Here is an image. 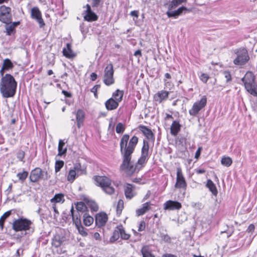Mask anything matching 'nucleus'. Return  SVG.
Here are the masks:
<instances>
[{
    "instance_id": "1",
    "label": "nucleus",
    "mask_w": 257,
    "mask_h": 257,
    "mask_svg": "<svg viewBox=\"0 0 257 257\" xmlns=\"http://www.w3.org/2000/svg\"><path fill=\"white\" fill-rule=\"evenodd\" d=\"M130 136L127 134L122 136L120 142V151L122 156V162L120 165L119 169L126 175L131 176L136 171V168L131 161L132 155L135 151L136 146L138 142V138L133 136L128 141Z\"/></svg>"
},
{
    "instance_id": "2",
    "label": "nucleus",
    "mask_w": 257,
    "mask_h": 257,
    "mask_svg": "<svg viewBox=\"0 0 257 257\" xmlns=\"http://www.w3.org/2000/svg\"><path fill=\"white\" fill-rule=\"evenodd\" d=\"M17 83L14 77L6 74L0 82V92L4 98L13 97L16 92Z\"/></svg>"
},
{
    "instance_id": "3",
    "label": "nucleus",
    "mask_w": 257,
    "mask_h": 257,
    "mask_svg": "<svg viewBox=\"0 0 257 257\" xmlns=\"http://www.w3.org/2000/svg\"><path fill=\"white\" fill-rule=\"evenodd\" d=\"M96 186L100 187L107 194L112 195L114 193L115 189L111 186V180L105 176H95L93 178Z\"/></svg>"
},
{
    "instance_id": "4",
    "label": "nucleus",
    "mask_w": 257,
    "mask_h": 257,
    "mask_svg": "<svg viewBox=\"0 0 257 257\" xmlns=\"http://www.w3.org/2000/svg\"><path fill=\"white\" fill-rule=\"evenodd\" d=\"M255 76L250 71L246 73L241 79L246 90L251 95L257 96V85L254 81Z\"/></svg>"
},
{
    "instance_id": "5",
    "label": "nucleus",
    "mask_w": 257,
    "mask_h": 257,
    "mask_svg": "<svg viewBox=\"0 0 257 257\" xmlns=\"http://www.w3.org/2000/svg\"><path fill=\"white\" fill-rule=\"evenodd\" d=\"M32 222L26 218H20L16 220L13 223V229L15 231L27 230L30 229Z\"/></svg>"
},
{
    "instance_id": "6",
    "label": "nucleus",
    "mask_w": 257,
    "mask_h": 257,
    "mask_svg": "<svg viewBox=\"0 0 257 257\" xmlns=\"http://www.w3.org/2000/svg\"><path fill=\"white\" fill-rule=\"evenodd\" d=\"M113 74V66L112 63L110 62L106 65L104 70L103 81L106 85L109 86L114 83Z\"/></svg>"
},
{
    "instance_id": "7",
    "label": "nucleus",
    "mask_w": 257,
    "mask_h": 257,
    "mask_svg": "<svg viewBox=\"0 0 257 257\" xmlns=\"http://www.w3.org/2000/svg\"><path fill=\"white\" fill-rule=\"evenodd\" d=\"M47 171H43L40 168H36L33 169L30 174V179L32 182H36L40 179L47 180L49 178Z\"/></svg>"
},
{
    "instance_id": "8",
    "label": "nucleus",
    "mask_w": 257,
    "mask_h": 257,
    "mask_svg": "<svg viewBox=\"0 0 257 257\" xmlns=\"http://www.w3.org/2000/svg\"><path fill=\"white\" fill-rule=\"evenodd\" d=\"M236 57L233 60V63L236 65H242L249 60V57L247 51L245 48H240L235 52Z\"/></svg>"
},
{
    "instance_id": "9",
    "label": "nucleus",
    "mask_w": 257,
    "mask_h": 257,
    "mask_svg": "<svg viewBox=\"0 0 257 257\" xmlns=\"http://www.w3.org/2000/svg\"><path fill=\"white\" fill-rule=\"evenodd\" d=\"M12 20V9L5 5L0 6V22L8 24Z\"/></svg>"
},
{
    "instance_id": "10",
    "label": "nucleus",
    "mask_w": 257,
    "mask_h": 257,
    "mask_svg": "<svg viewBox=\"0 0 257 257\" xmlns=\"http://www.w3.org/2000/svg\"><path fill=\"white\" fill-rule=\"evenodd\" d=\"M207 103V98L205 96H203L199 101L195 102L192 108L189 110L190 115L195 116L198 112L204 108Z\"/></svg>"
},
{
    "instance_id": "11",
    "label": "nucleus",
    "mask_w": 257,
    "mask_h": 257,
    "mask_svg": "<svg viewBox=\"0 0 257 257\" xmlns=\"http://www.w3.org/2000/svg\"><path fill=\"white\" fill-rule=\"evenodd\" d=\"M86 9L83 12V18L85 21L87 22H93L97 21L98 17L97 15L91 10V7L89 4L86 5L83 7Z\"/></svg>"
},
{
    "instance_id": "12",
    "label": "nucleus",
    "mask_w": 257,
    "mask_h": 257,
    "mask_svg": "<svg viewBox=\"0 0 257 257\" xmlns=\"http://www.w3.org/2000/svg\"><path fill=\"white\" fill-rule=\"evenodd\" d=\"M175 187L184 190H185L187 187V183L185 177L183 175L182 169L180 167L177 168V178Z\"/></svg>"
},
{
    "instance_id": "13",
    "label": "nucleus",
    "mask_w": 257,
    "mask_h": 257,
    "mask_svg": "<svg viewBox=\"0 0 257 257\" xmlns=\"http://www.w3.org/2000/svg\"><path fill=\"white\" fill-rule=\"evenodd\" d=\"M182 205L181 203L177 201L168 200L164 204V209L165 210H179L181 208Z\"/></svg>"
},
{
    "instance_id": "14",
    "label": "nucleus",
    "mask_w": 257,
    "mask_h": 257,
    "mask_svg": "<svg viewBox=\"0 0 257 257\" xmlns=\"http://www.w3.org/2000/svg\"><path fill=\"white\" fill-rule=\"evenodd\" d=\"M173 10H169L166 12V14L169 18L173 17L177 18L179 16L181 15L184 12H190V10L187 8L183 6L179 8L178 10L172 11Z\"/></svg>"
},
{
    "instance_id": "15",
    "label": "nucleus",
    "mask_w": 257,
    "mask_h": 257,
    "mask_svg": "<svg viewBox=\"0 0 257 257\" xmlns=\"http://www.w3.org/2000/svg\"><path fill=\"white\" fill-rule=\"evenodd\" d=\"M31 17L33 19L37 20L39 23L40 27L45 25L44 22L42 18L41 13L37 8H33L32 9Z\"/></svg>"
},
{
    "instance_id": "16",
    "label": "nucleus",
    "mask_w": 257,
    "mask_h": 257,
    "mask_svg": "<svg viewBox=\"0 0 257 257\" xmlns=\"http://www.w3.org/2000/svg\"><path fill=\"white\" fill-rule=\"evenodd\" d=\"M169 94L168 91L164 90L159 91L154 95V99L155 101L161 103L168 98Z\"/></svg>"
},
{
    "instance_id": "17",
    "label": "nucleus",
    "mask_w": 257,
    "mask_h": 257,
    "mask_svg": "<svg viewBox=\"0 0 257 257\" xmlns=\"http://www.w3.org/2000/svg\"><path fill=\"white\" fill-rule=\"evenodd\" d=\"M107 220V216L105 213H100L95 216V223L99 227L105 225Z\"/></svg>"
},
{
    "instance_id": "18",
    "label": "nucleus",
    "mask_w": 257,
    "mask_h": 257,
    "mask_svg": "<svg viewBox=\"0 0 257 257\" xmlns=\"http://www.w3.org/2000/svg\"><path fill=\"white\" fill-rule=\"evenodd\" d=\"M152 205V203L150 201L143 204L142 207L136 210V215L138 216L144 215L151 210Z\"/></svg>"
},
{
    "instance_id": "19",
    "label": "nucleus",
    "mask_w": 257,
    "mask_h": 257,
    "mask_svg": "<svg viewBox=\"0 0 257 257\" xmlns=\"http://www.w3.org/2000/svg\"><path fill=\"white\" fill-rule=\"evenodd\" d=\"M73 113L76 115L77 126L78 128H80L83 123L85 112L82 109H79L76 112H73Z\"/></svg>"
},
{
    "instance_id": "20",
    "label": "nucleus",
    "mask_w": 257,
    "mask_h": 257,
    "mask_svg": "<svg viewBox=\"0 0 257 257\" xmlns=\"http://www.w3.org/2000/svg\"><path fill=\"white\" fill-rule=\"evenodd\" d=\"M135 189L134 185L130 184H126L124 189V194L126 198L131 199L136 195Z\"/></svg>"
},
{
    "instance_id": "21",
    "label": "nucleus",
    "mask_w": 257,
    "mask_h": 257,
    "mask_svg": "<svg viewBox=\"0 0 257 257\" xmlns=\"http://www.w3.org/2000/svg\"><path fill=\"white\" fill-rule=\"evenodd\" d=\"M118 104L113 98H110L105 101V106L107 110H112L117 108Z\"/></svg>"
},
{
    "instance_id": "22",
    "label": "nucleus",
    "mask_w": 257,
    "mask_h": 257,
    "mask_svg": "<svg viewBox=\"0 0 257 257\" xmlns=\"http://www.w3.org/2000/svg\"><path fill=\"white\" fill-rule=\"evenodd\" d=\"M70 212H71V216L72 217L73 222L75 224L76 227L82 225L81 222V219H80L81 216H80V213L77 212V214H76L75 215L74 214V207L73 205L71 206Z\"/></svg>"
},
{
    "instance_id": "23",
    "label": "nucleus",
    "mask_w": 257,
    "mask_h": 257,
    "mask_svg": "<svg viewBox=\"0 0 257 257\" xmlns=\"http://www.w3.org/2000/svg\"><path fill=\"white\" fill-rule=\"evenodd\" d=\"M181 125L177 121H173L170 128V132L172 135L176 136L180 131Z\"/></svg>"
},
{
    "instance_id": "24",
    "label": "nucleus",
    "mask_w": 257,
    "mask_h": 257,
    "mask_svg": "<svg viewBox=\"0 0 257 257\" xmlns=\"http://www.w3.org/2000/svg\"><path fill=\"white\" fill-rule=\"evenodd\" d=\"M63 55L68 58L74 57L75 55L71 50V45L70 44L67 43L66 45V48H64L63 50Z\"/></svg>"
},
{
    "instance_id": "25",
    "label": "nucleus",
    "mask_w": 257,
    "mask_h": 257,
    "mask_svg": "<svg viewBox=\"0 0 257 257\" xmlns=\"http://www.w3.org/2000/svg\"><path fill=\"white\" fill-rule=\"evenodd\" d=\"M123 94L124 92L123 90L117 89L112 93L111 98H113L114 100L119 103L122 101Z\"/></svg>"
},
{
    "instance_id": "26",
    "label": "nucleus",
    "mask_w": 257,
    "mask_h": 257,
    "mask_svg": "<svg viewBox=\"0 0 257 257\" xmlns=\"http://www.w3.org/2000/svg\"><path fill=\"white\" fill-rule=\"evenodd\" d=\"M141 130L148 139H154V135L150 129L148 128L146 126H142Z\"/></svg>"
},
{
    "instance_id": "27",
    "label": "nucleus",
    "mask_w": 257,
    "mask_h": 257,
    "mask_svg": "<svg viewBox=\"0 0 257 257\" xmlns=\"http://www.w3.org/2000/svg\"><path fill=\"white\" fill-rule=\"evenodd\" d=\"M50 201L51 203L54 204H55L56 203H63L65 201L64 194L62 193L55 194L54 197L51 199Z\"/></svg>"
},
{
    "instance_id": "28",
    "label": "nucleus",
    "mask_w": 257,
    "mask_h": 257,
    "mask_svg": "<svg viewBox=\"0 0 257 257\" xmlns=\"http://www.w3.org/2000/svg\"><path fill=\"white\" fill-rule=\"evenodd\" d=\"M65 146V143L62 140H60L58 144V156H62L63 155L66 154L67 152V148H64Z\"/></svg>"
},
{
    "instance_id": "29",
    "label": "nucleus",
    "mask_w": 257,
    "mask_h": 257,
    "mask_svg": "<svg viewBox=\"0 0 257 257\" xmlns=\"http://www.w3.org/2000/svg\"><path fill=\"white\" fill-rule=\"evenodd\" d=\"M206 186L214 195H217L218 193L217 190L215 185L212 181L211 180H208L206 183Z\"/></svg>"
},
{
    "instance_id": "30",
    "label": "nucleus",
    "mask_w": 257,
    "mask_h": 257,
    "mask_svg": "<svg viewBox=\"0 0 257 257\" xmlns=\"http://www.w3.org/2000/svg\"><path fill=\"white\" fill-rule=\"evenodd\" d=\"M186 1L187 0H172L168 5V9L169 10H173Z\"/></svg>"
},
{
    "instance_id": "31",
    "label": "nucleus",
    "mask_w": 257,
    "mask_h": 257,
    "mask_svg": "<svg viewBox=\"0 0 257 257\" xmlns=\"http://www.w3.org/2000/svg\"><path fill=\"white\" fill-rule=\"evenodd\" d=\"M141 252L143 257H155L154 254L151 253V250L148 246H144L141 249Z\"/></svg>"
},
{
    "instance_id": "32",
    "label": "nucleus",
    "mask_w": 257,
    "mask_h": 257,
    "mask_svg": "<svg viewBox=\"0 0 257 257\" xmlns=\"http://www.w3.org/2000/svg\"><path fill=\"white\" fill-rule=\"evenodd\" d=\"M83 217V223L86 226H89L93 222V218L87 213H84Z\"/></svg>"
},
{
    "instance_id": "33",
    "label": "nucleus",
    "mask_w": 257,
    "mask_h": 257,
    "mask_svg": "<svg viewBox=\"0 0 257 257\" xmlns=\"http://www.w3.org/2000/svg\"><path fill=\"white\" fill-rule=\"evenodd\" d=\"M73 170L77 174V176L86 173V171L83 169L80 164H76L74 165Z\"/></svg>"
},
{
    "instance_id": "34",
    "label": "nucleus",
    "mask_w": 257,
    "mask_h": 257,
    "mask_svg": "<svg viewBox=\"0 0 257 257\" xmlns=\"http://www.w3.org/2000/svg\"><path fill=\"white\" fill-rule=\"evenodd\" d=\"M14 66V64L10 59L7 58L4 60L2 67H4L6 71L12 69L13 68Z\"/></svg>"
},
{
    "instance_id": "35",
    "label": "nucleus",
    "mask_w": 257,
    "mask_h": 257,
    "mask_svg": "<svg viewBox=\"0 0 257 257\" xmlns=\"http://www.w3.org/2000/svg\"><path fill=\"white\" fill-rule=\"evenodd\" d=\"M76 208L78 212H84L87 209L86 204L83 202H78L76 204Z\"/></svg>"
},
{
    "instance_id": "36",
    "label": "nucleus",
    "mask_w": 257,
    "mask_h": 257,
    "mask_svg": "<svg viewBox=\"0 0 257 257\" xmlns=\"http://www.w3.org/2000/svg\"><path fill=\"white\" fill-rule=\"evenodd\" d=\"M62 243L61 238L59 235H56L52 239V245L55 247H59Z\"/></svg>"
},
{
    "instance_id": "37",
    "label": "nucleus",
    "mask_w": 257,
    "mask_h": 257,
    "mask_svg": "<svg viewBox=\"0 0 257 257\" xmlns=\"http://www.w3.org/2000/svg\"><path fill=\"white\" fill-rule=\"evenodd\" d=\"M149 143L147 141L144 140L143 142V146L142 149L141 154L147 156H149Z\"/></svg>"
},
{
    "instance_id": "38",
    "label": "nucleus",
    "mask_w": 257,
    "mask_h": 257,
    "mask_svg": "<svg viewBox=\"0 0 257 257\" xmlns=\"http://www.w3.org/2000/svg\"><path fill=\"white\" fill-rule=\"evenodd\" d=\"M221 163L222 165L228 167L232 164V161L229 157H224L221 160Z\"/></svg>"
},
{
    "instance_id": "39",
    "label": "nucleus",
    "mask_w": 257,
    "mask_h": 257,
    "mask_svg": "<svg viewBox=\"0 0 257 257\" xmlns=\"http://www.w3.org/2000/svg\"><path fill=\"white\" fill-rule=\"evenodd\" d=\"M76 176H77V174L75 172V170L73 169H71L67 176V180L70 182H73Z\"/></svg>"
},
{
    "instance_id": "40",
    "label": "nucleus",
    "mask_w": 257,
    "mask_h": 257,
    "mask_svg": "<svg viewBox=\"0 0 257 257\" xmlns=\"http://www.w3.org/2000/svg\"><path fill=\"white\" fill-rule=\"evenodd\" d=\"M119 235L120 237L123 239H128L130 238V235L126 233L122 226V225H119Z\"/></svg>"
},
{
    "instance_id": "41",
    "label": "nucleus",
    "mask_w": 257,
    "mask_h": 257,
    "mask_svg": "<svg viewBox=\"0 0 257 257\" xmlns=\"http://www.w3.org/2000/svg\"><path fill=\"white\" fill-rule=\"evenodd\" d=\"M120 237L118 226H117L113 232L112 236L110 238V242H112L117 240Z\"/></svg>"
},
{
    "instance_id": "42",
    "label": "nucleus",
    "mask_w": 257,
    "mask_h": 257,
    "mask_svg": "<svg viewBox=\"0 0 257 257\" xmlns=\"http://www.w3.org/2000/svg\"><path fill=\"white\" fill-rule=\"evenodd\" d=\"M86 206L91 208L94 211H97L98 209L97 204L93 201H88L86 202Z\"/></svg>"
},
{
    "instance_id": "43",
    "label": "nucleus",
    "mask_w": 257,
    "mask_h": 257,
    "mask_svg": "<svg viewBox=\"0 0 257 257\" xmlns=\"http://www.w3.org/2000/svg\"><path fill=\"white\" fill-rule=\"evenodd\" d=\"M11 214V211H8L5 212L0 218V227L3 228L4 227V222L7 218Z\"/></svg>"
},
{
    "instance_id": "44",
    "label": "nucleus",
    "mask_w": 257,
    "mask_h": 257,
    "mask_svg": "<svg viewBox=\"0 0 257 257\" xmlns=\"http://www.w3.org/2000/svg\"><path fill=\"white\" fill-rule=\"evenodd\" d=\"M64 163L63 161H56L55 164V171L56 173L60 171L61 169L63 167Z\"/></svg>"
},
{
    "instance_id": "45",
    "label": "nucleus",
    "mask_w": 257,
    "mask_h": 257,
    "mask_svg": "<svg viewBox=\"0 0 257 257\" xmlns=\"http://www.w3.org/2000/svg\"><path fill=\"white\" fill-rule=\"evenodd\" d=\"M6 30L7 34L8 36H11L13 32H15V28L10 23L7 24L6 26Z\"/></svg>"
},
{
    "instance_id": "46",
    "label": "nucleus",
    "mask_w": 257,
    "mask_h": 257,
    "mask_svg": "<svg viewBox=\"0 0 257 257\" xmlns=\"http://www.w3.org/2000/svg\"><path fill=\"white\" fill-rule=\"evenodd\" d=\"M28 176V172L26 171H24L23 172H20L17 174V177L22 182H24L27 178Z\"/></svg>"
},
{
    "instance_id": "47",
    "label": "nucleus",
    "mask_w": 257,
    "mask_h": 257,
    "mask_svg": "<svg viewBox=\"0 0 257 257\" xmlns=\"http://www.w3.org/2000/svg\"><path fill=\"white\" fill-rule=\"evenodd\" d=\"M149 159V156L141 154L140 158L138 161V164L144 165Z\"/></svg>"
},
{
    "instance_id": "48",
    "label": "nucleus",
    "mask_w": 257,
    "mask_h": 257,
    "mask_svg": "<svg viewBox=\"0 0 257 257\" xmlns=\"http://www.w3.org/2000/svg\"><path fill=\"white\" fill-rule=\"evenodd\" d=\"M125 127L121 122L117 123L116 126V132L117 134H122L124 131Z\"/></svg>"
},
{
    "instance_id": "49",
    "label": "nucleus",
    "mask_w": 257,
    "mask_h": 257,
    "mask_svg": "<svg viewBox=\"0 0 257 257\" xmlns=\"http://www.w3.org/2000/svg\"><path fill=\"white\" fill-rule=\"evenodd\" d=\"M123 208V201L121 199H119L117 202L116 212L117 214H120Z\"/></svg>"
},
{
    "instance_id": "50",
    "label": "nucleus",
    "mask_w": 257,
    "mask_h": 257,
    "mask_svg": "<svg viewBox=\"0 0 257 257\" xmlns=\"http://www.w3.org/2000/svg\"><path fill=\"white\" fill-rule=\"evenodd\" d=\"M25 156V153L24 151L22 150H19L17 154V159L20 161L24 163L25 161L24 160V157Z\"/></svg>"
},
{
    "instance_id": "51",
    "label": "nucleus",
    "mask_w": 257,
    "mask_h": 257,
    "mask_svg": "<svg viewBox=\"0 0 257 257\" xmlns=\"http://www.w3.org/2000/svg\"><path fill=\"white\" fill-rule=\"evenodd\" d=\"M76 228L79 233L83 236H86L88 234L87 231L85 230L84 228L82 225L77 226Z\"/></svg>"
},
{
    "instance_id": "52",
    "label": "nucleus",
    "mask_w": 257,
    "mask_h": 257,
    "mask_svg": "<svg viewBox=\"0 0 257 257\" xmlns=\"http://www.w3.org/2000/svg\"><path fill=\"white\" fill-rule=\"evenodd\" d=\"M200 78L203 82L206 83L207 82L208 80L209 79V77L207 74L202 73L200 75Z\"/></svg>"
},
{
    "instance_id": "53",
    "label": "nucleus",
    "mask_w": 257,
    "mask_h": 257,
    "mask_svg": "<svg viewBox=\"0 0 257 257\" xmlns=\"http://www.w3.org/2000/svg\"><path fill=\"white\" fill-rule=\"evenodd\" d=\"M223 74L225 78L226 79V82H228L231 80V76L230 72L229 71H225L223 72Z\"/></svg>"
},
{
    "instance_id": "54",
    "label": "nucleus",
    "mask_w": 257,
    "mask_h": 257,
    "mask_svg": "<svg viewBox=\"0 0 257 257\" xmlns=\"http://www.w3.org/2000/svg\"><path fill=\"white\" fill-rule=\"evenodd\" d=\"M145 227H146L145 222L144 221H142L140 223L139 228H138V231H143L145 230Z\"/></svg>"
},
{
    "instance_id": "55",
    "label": "nucleus",
    "mask_w": 257,
    "mask_h": 257,
    "mask_svg": "<svg viewBox=\"0 0 257 257\" xmlns=\"http://www.w3.org/2000/svg\"><path fill=\"white\" fill-rule=\"evenodd\" d=\"M102 0H92V7L93 8L98 7Z\"/></svg>"
},
{
    "instance_id": "56",
    "label": "nucleus",
    "mask_w": 257,
    "mask_h": 257,
    "mask_svg": "<svg viewBox=\"0 0 257 257\" xmlns=\"http://www.w3.org/2000/svg\"><path fill=\"white\" fill-rule=\"evenodd\" d=\"M52 208L55 212V214H54V218H57L58 217V216L59 215V211L58 210H57V208H56V205L55 204H52Z\"/></svg>"
},
{
    "instance_id": "57",
    "label": "nucleus",
    "mask_w": 257,
    "mask_h": 257,
    "mask_svg": "<svg viewBox=\"0 0 257 257\" xmlns=\"http://www.w3.org/2000/svg\"><path fill=\"white\" fill-rule=\"evenodd\" d=\"M255 229L254 225L252 224H250L247 229V231L248 232H252Z\"/></svg>"
},
{
    "instance_id": "58",
    "label": "nucleus",
    "mask_w": 257,
    "mask_h": 257,
    "mask_svg": "<svg viewBox=\"0 0 257 257\" xmlns=\"http://www.w3.org/2000/svg\"><path fill=\"white\" fill-rule=\"evenodd\" d=\"M130 15L132 17H135L137 18L139 17V12L138 11H132L130 13Z\"/></svg>"
},
{
    "instance_id": "59",
    "label": "nucleus",
    "mask_w": 257,
    "mask_h": 257,
    "mask_svg": "<svg viewBox=\"0 0 257 257\" xmlns=\"http://www.w3.org/2000/svg\"><path fill=\"white\" fill-rule=\"evenodd\" d=\"M99 88H100L99 85H95L91 89V92H93V93H95L96 92H97V90Z\"/></svg>"
},
{
    "instance_id": "60",
    "label": "nucleus",
    "mask_w": 257,
    "mask_h": 257,
    "mask_svg": "<svg viewBox=\"0 0 257 257\" xmlns=\"http://www.w3.org/2000/svg\"><path fill=\"white\" fill-rule=\"evenodd\" d=\"M97 75L94 72H93L90 74V79L93 81H95L97 79Z\"/></svg>"
},
{
    "instance_id": "61",
    "label": "nucleus",
    "mask_w": 257,
    "mask_h": 257,
    "mask_svg": "<svg viewBox=\"0 0 257 257\" xmlns=\"http://www.w3.org/2000/svg\"><path fill=\"white\" fill-rule=\"evenodd\" d=\"M62 93L65 95L66 97H71L72 96V94L70 92H69L66 90H62Z\"/></svg>"
},
{
    "instance_id": "62",
    "label": "nucleus",
    "mask_w": 257,
    "mask_h": 257,
    "mask_svg": "<svg viewBox=\"0 0 257 257\" xmlns=\"http://www.w3.org/2000/svg\"><path fill=\"white\" fill-rule=\"evenodd\" d=\"M93 237L96 239V240H100V234L98 232H95L93 234Z\"/></svg>"
},
{
    "instance_id": "63",
    "label": "nucleus",
    "mask_w": 257,
    "mask_h": 257,
    "mask_svg": "<svg viewBox=\"0 0 257 257\" xmlns=\"http://www.w3.org/2000/svg\"><path fill=\"white\" fill-rule=\"evenodd\" d=\"M10 24H11L14 28H16L17 26L20 25V22L19 21L18 22H11L9 23Z\"/></svg>"
},
{
    "instance_id": "64",
    "label": "nucleus",
    "mask_w": 257,
    "mask_h": 257,
    "mask_svg": "<svg viewBox=\"0 0 257 257\" xmlns=\"http://www.w3.org/2000/svg\"><path fill=\"white\" fill-rule=\"evenodd\" d=\"M162 257H177L176 255L171 253H166L163 255Z\"/></svg>"
}]
</instances>
